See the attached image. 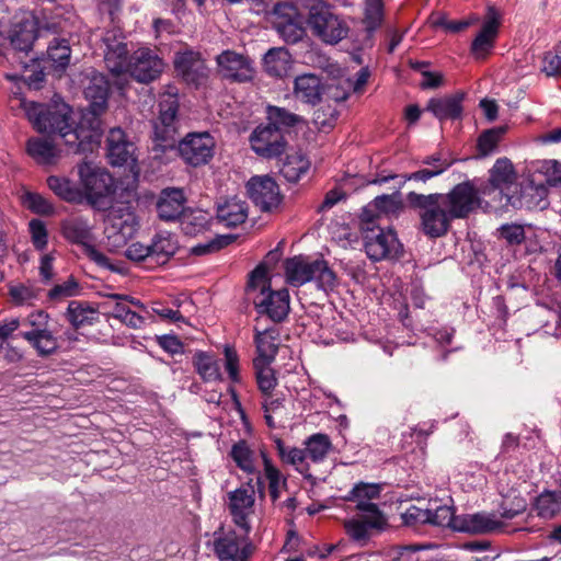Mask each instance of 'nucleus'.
Returning a JSON list of instances; mask_svg holds the SVG:
<instances>
[{
  "label": "nucleus",
  "mask_w": 561,
  "mask_h": 561,
  "mask_svg": "<svg viewBox=\"0 0 561 561\" xmlns=\"http://www.w3.org/2000/svg\"><path fill=\"white\" fill-rule=\"evenodd\" d=\"M15 100L38 133L59 135L69 152H87L100 141L101 121L81 115L73 128L70 123L72 110L60 99H54L48 105L27 101L20 95Z\"/></svg>",
  "instance_id": "1"
},
{
  "label": "nucleus",
  "mask_w": 561,
  "mask_h": 561,
  "mask_svg": "<svg viewBox=\"0 0 561 561\" xmlns=\"http://www.w3.org/2000/svg\"><path fill=\"white\" fill-rule=\"evenodd\" d=\"M248 295L252 296L259 314L267 316L274 322L283 321L289 312V293L287 289L272 290L268 271L265 265H257L250 274Z\"/></svg>",
  "instance_id": "2"
},
{
  "label": "nucleus",
  "mask_w": 561,
  "mask_h": 561,
  "mask_svg": "<svg viewBox=\"0 0 561 561\" xmlns=\"http://www.w3.org/2000/svg\"><path fill=\"white\" fill-rule=\"evenodd\" d=\"M288 285L300 287L314 282L319 289L332 290L336 284V275L324 260H311L305 255L287 259L284 265Z\"/></svg>",
  "instance_id": "3"
},
{
  "label": "nucleus",
  "mask_w": 561,
  "mask_h": 561,
  "mask_svg": "<svg viewBox=\"0 0 561 561\" xmlns=\"http://www.w3.org/2000/svg\"><path fill=\"white\" fill-rule=\"evenodd\" d=\"M306 24L311 34L325 45H336L347 37L350 26L343 15L324 2L313 3L308 11Z\"/></svg>",
  "instance_id": "4"
},
{
  "label": "nucleus",
  "mask_w": 561,
  "mask_h": 561,
  "mask_svg": "<svg viewBox=\"0 0 561 561\" xmlns=\"http://www.w3.org/2000/svg\"><path fill=\"white\" fill-rule=\"evenodd\" d=\"M78 176L82 204L87 203L93 208L102 209L108 204L115 192L114 179L104 168L92 162L78 164Z\"/></svg>",
  "instance_id": "5"
},
{
  "label": "nucleus",
  "mask_w": 561,
  "mask_h": 561,
  "mask_svg": "<svg viewBox=\"0 0 561 561\" xmlns=\"http://www.w3.org/2000/svg\"><path fill=\"white\" fill-rule=\"evenodd\" d=\"M409 201L420 208L422 231L427 237L439 238L447 233L450 221L455 218L438 198V193L423 195L411 192Z\"/></svg>",
  "instance_id": "6"
},
{
  "label": "nucleus",
  "mask_w": 561,
  "mask_h": 561,
  "mask_svg": "<svg viewBox=\"0 0 561 561\" xmlns=\"http://www.w3.org/2000/svg\"><path fill=\"white\" fill-rule=\"evenodd\" d=\"M252 530L221 527L213 534V552L219 561H249L253 553Z\"/></svg>",
  "instance_id": "7"
},
{
  "label": "nucleus",
  "mask_w": 561,
  "mask_h": 561,
  "mask_svg": "<svg viewBox=\"0 0 561 561\" xmlns=\"http://www.w3.org/2000/svg\"><path fill=\"white\" fill-rule=\"evenodd\" d=\"M357 513L345 519L343 525L347 536L359 546H365L376 533L382 530L387 519L378 505L373 502L360 501L356 504Z\"/></svg>",
  "instance_id": "8"
},
{
  "label": "nucleus",
  "mask_w": 561,
  "mask_h": 561,
  "mask_svg": "<svg viewBox=\"0 0 561 561\" xmlns=\"http://www.w3.org/2000/svg\"><path fill=\"white\" fill-rule=\"evenodd\" d=\"M60 228L62 237L70 243L81 245L84 254L98 266L117 271L110 259L92 244V226L87 218L82 216L67 218L62 220Z\"/></svg>",
  "instance_id": "9"
},
{
  "label": "nucleus",
  "mask_w": 561,
  "mask_h": 561,
  "mask_svg": "<svg viewBox=\"0 0 561 561\" xmlns=\"http://www.w3.org/2000/svg\"><path fill=\"white\" fill-rule=\"evenodd\" d=\"M138 230L136 214L127 205L112 207L105 219L104 234L110 251L125 247Z\"/></svg>",
  "instance_id": "10"
},
{
  "label": "nucleus",
  "mask_w": 561,
  "mask_h": 561,
  "mask_svg": "<svg viewBox=\"0 0 561 561\" xmlns=\"http://www.w3.org/2000/svg\"><path fill=\"white\" fill-rule=\"evenodd\" d=\"M227 508L238 529L252 530L255 518V491L249 483L227 493Z\"/></svg>",
  "instance_id": "11"
},
{
  "label": "nucleus",
  "mask_w": 561,
  "mask_h": 561,
  "mask_svg": "<svg viewBox=\"0 0 561 561\" xmlns=\"http://www.w3.org/2000/svg\"><path fill=\"white\" fill-rule=\"evenodd\" d=\"M273 25L287 44H296L306 36L304 16L293 3L280 2L274 7Z\"/></svg>",
  "instance_id": "12"
},
{
  "label": "nucleus",
  "mask_w": 561,
  "mask_h": 561,
  "mask_svg": "<svg viewBox=\"0 0 561 561\" xmlns=\"http://www.w3.org/2000/svg\"><path fill=\"white\" fill-rule=\"evenodd\" d=\"M216 140L208 133H190L179 144V152L185 163L192 167L207 164L214 157Z\"/></svg>",
  "instance_id": "13"
},
{
  "label": "nucleus",
  "mask_w": 561,
  "mask_h": 561,
  "mask_svg": "<svg viewBox=\"0 0 561 561\" xmlns=\"http://www.w3.org/2000/svg\"><path fill=\"white\" fill-rule=\"evenodd\" d=\"M548 187L539 179L533 178L529 182L522 185L518 195H505V202L501 205H486L488 209L500 210L507 209L510 206L513 208H540L547 207Z\"/></svg>",
  "instance_id": "14"
},
{
  "label": "nucleus",
  "mask_w": 561,
  "mask_h": 561,
  "mask_svg": "<svg viewBox=\"0 0 561 561\" xmlns=\"http://www.w3.org/2000/svg\"><path fill=\"white\" fill-rule=\"evenodd\" d=\"M364 240L365 251L373 261L394 259L401 252L397 233L390 228L368 229Z\"/></svg>",
  "instance_id": "15"
},
{
  "label": "nucleus",
  "mask_w": 561,
  "mask_h": 561,
  "mask_svg": "<svg viewBox=\"0 0 561 561\" xmlns=\"http://www.w3.org/2000/svg\"><path fill=\"white\" fill-rule=\"evenodd\" d=\"M438 198L442 199L454 218H465L481 206L478 191L470 181L457 184L448 194L438 193Z\"/></svg>",
  "instance_id": "16"
},
{
  "label": "nucleus",
  "mask_w": 561,
  "mask_h": 561,
  "mask_svg": "<svg viewBox=\"0 0 561 561\" xmlns=\"http://www.w3.org/2000/svg\"><path fill=\"white\" fill-rule=\"evenodd\" d=\"M249 197L262 211L276 210L282 204V194L276 181L268 175L252 176L247 183Z\"/></svg>",
  "instance_id": "17"
},
{
  "label": "nucleus",
  "mask_w": 561,
  "mask_h": 561,
  "mask_svg": "<svg viewBox=\"0 0 561 561\" xmlns=\"http://www.w3.org/2000/svg\"><path fill=\"white\" fill-rule=\"evenodd\" d=\"M164 68L163 60L148 47L138 48L129 58L127 76L138 82L148 83L160 77Z\"/></svg>",
  "instance_id": "18"
},
{
  "label": "nucleus",
  "mask_w": 561,
  "mask_h": 561,
  "mask_svg": "<svg viewBox=\"0 0 561 561\" xmlns=\"http://www.w3.org/2000/svg\"><path fill=\"white\" fill-rule=\"evenodd\" d=\"M159 117L153 123L154 140L170 146L174 141L175 126L174 121L179 110V101L176 93H164L159 102Z\"/></svg>",
  "instance_id": "19"
},
{
  "label": "nucleus",
  "mask_w": 561,
  "mask_h": 561,
  "mask_svg": "<svg viewBox=\"0 0 561 561\" xmlns=\"http://www.w3.org/2000/svg\"><path fill=\"white\" fill-rule=\"evenodd\" d=\"M104 62L108 71L116 77H126L129 66L127 44L124 38L114 31H108L103 36Z\"/></svg>",
  "instance_id": "20"
},
{
  "label": "nucleus",
  "mask_w": 561,
  "mask_h": 561,
  "mask_svg": "<svg viewBox=\"0 0 561 561\" xmlns=\"http://www.w3.org/2000/svg\"><path fill=\"white\" fill-rule=\"evenodd\" d=\"M252 150L263 158H275L280 156L286 147L283 133L275 127L257 126L250 136Z\"/></svg>",
  "instance_id": "21"
},
{
  "label": "nucleus",
  "mask_w": 561,
  "mask_h": 561,
  "mask_svg": "<svg viewBox=\"0 0 561 561\" xmlns=\"http://www.w3.org/2000/svg\"><path fill=\"white\" fill-rule=\"evenodd\" d=\"M107 157L112 165H130V170L135 172L136 147L129 141L119 127L112 128L107 136Z\"/></svg>",
  "instance_id": "22"
},
{
  "label": "nucleus",
  "mask_w": 561,
  "mask_h": 561,
  "mask_svg": "<svg viewBox=\"0 0 561 561\" xmlns=\"http://www.w3.org/2000/svg\"><path fill=\"white\" fill-rule=\"evenodd\" d=\"M37 37V22L33 15H24L19 22L13 25L9 36L10 44L13 50H10L3 56H0V62L3 59H14L16 51L27 53Z\"/></svg>",
  "instance_id": "23"
},
{
  "label": "nucleus",
  "mask_w": 561,
  "mask_h": 561,
  "mask_svg": "<svg viewBox=\"0 0 561 561\" xmlns=\"http://www.w3.org/2000/svg\"><path fill=\"white\" fill-rule=\"evenodd\" d=\"M216 60L222 77L238 82H247L253 79L254 68L247 56L225 50L217 56Z\"/></svg>",
  "instance_id": "24"
},
{
  "label": "nucleus",
  "mask_w": 561,
  "mask_h": 561,
  "mask_svg": "<svg viewBox=\"0 0 561 561\" xmlns=\"http://www.w3.org/2000/svg\"><path fill=\"white\" fill-rule=\"evenodd\" d=\"M503 522L494 514L480 512L458 515L455 530L470 534H488L502 529Z\"/></svg>",
  "instance_id": "25"
},
{
  "label": "nucleus",
  "mask_w": 561,
  "mask_h": 561,
  "mask_svg": "<svg viewBox=\"0 0 561 561\" xmlns=\"http://www.w3.org/2000/svg\"><path fill=\"white\" fill-rule=\"evenodd\" d=\"M516 180V172L512 161L507 158H499L490 170V188L488 194L494 193L495 196L500 197V204H504L505 195L504 190H508Z\"/></svg>",
  "instance_id": "26"
},
{
  "label": "nucleus",
  "mask_w": 561,
  "mask_h": 561,
  "mask_svg": "<svg viewBox=\"0 0 561 561\" xmlns=\"http://www.w3.org/2000/svg\"><path fill=\"white\" fill-rule=\"evenodd\" d=\"M325 84L313 73H302L294 81L293 93L296 100L301 103L316 105L322 101Z\"/></svg>",
  "instance_id": "27"
},
{
  "label": "nucleus",
  "mask_w": 561,
  "mask_h": 561,
  "mask_svg": "<svg viewBox=\"0 0 561 561\" xmlns=\"http://www.w3.org/2000/svg\"><path fill=\"white\" fill-rule=\"evenodd\" d=\"M85 98L89 100V108L82 116H93L98 119L107 107L108 82L102 75L93 76L89 85L84 90Z\"/></svg>",
  "instance_id": "28"
},
{
  "label": "nucleus",
  "mask_w": 561,
  "mask_h": 561,
  "mask_svg": "<svg viewBox=\"0 0 561 561\" xmlns=\"http://www.w3.org/2000/svg\"><path fill=\"white\" fill-rule=\"evenodd\" d=\"M158 215L162 220H180L185 210V196L180 188H165L157 203Z\"/></svg>",
  "instance_id": "29"
},
{
  "label": "nucleus",
  "mask_w": 561,
  "mask_h": 561,
  "mask_svg": "<svg viewBox=\"0 0 561 561\" xmlns=\"http://www.w3.org/2000/svg\"><path fill=\"white\" fill-rule=\"evenodd\" d=\"M490 13L491 15L483 22L481 31L471 44V54L478 59L485 58L490 54L494 47L495 38L499 33L500 23L494 11H491Z\"/></svg>",
  "instance_id": "30"
},
{
  "label": "nucleus",
  "mask_w": 561,
  "mask_h": 561,
  "mask_svg": "<svg viewBox=\"0 0 561 561\" xmlns=\"http://www.w3.org/2000/svg\"><path fill=\"white\" fill-rule=\"evenodd\" d=\"M174 68L186 81L195 82L205 75V65L199 53L193 50L179 51L174 56Z\"/></svg>",
  "instance_id": "31"
},
{
  "label": "nucleus",
  "mask_w": 561,
  "mask_h": 561,
  "mask_svg": "<svg viewBox=\"0 0 561 561\" xmlns=\"http://www.w3.org/2000/svg\"><path fill=\"white\" fill-rule=\"evenodd\" d=\"M216 218L226 227H237L248 218V205L238 197H231L217 205Z\"/></svg>",
  "instance_id": "32"
},
{
  "label": "nucleus",
  "mask_w": 561,
  "mask_h": 561,
  "mask_svg": "<svg viewBox=\"0 0 561 561\" xmlns=\"http://www.w3.org/2000/svg\"><path fill=\"white\" fill-rule=\"evenodd\" d=\"M463 94L456 93L444 98H433L428 101L426 110L439 121L457 119L461 117Z\"/></svg>",
  "instance_id": "33"
},
{
  "label": "nucleus",
  "mask_w": 561,
  "mask_h": 561,
  "mask_svg": "<svg viewBox=\"0 0 561 561\" xmlns=\"http://www.w3.org/2000/svg\"><path fill=\"white\" fill-rule=\"evenodd\" d=\"M178 248L179 243L174 234L168 231L157 232L149 243L151 262L158 265L165 264L175 254Z\"/></svg>",
  "instance_id": "34"
},
{
  "label": "nucleus",
  "mask_w": 561,
  "mask_h": 561,
  "mask_svg": "<svg viewBox=\"0 0 561 561\" xmlns=\"http://www.w3.org/2000/svg\"><path fill=\"white\" fill-rule=\"evenodd\" d=\"M265 71L275 78H283L289 72L293 58L286 48H271L263 58Z\"/></svg>",
  "instance_id": "35"
},
{
  "label": "nucleus",
  "mask_w": 561,
  "mask_h": 561,
  "mask_svg": "<svg viewBox=\"0 0 561 561\" xmlns=\"http://www.w3.org/2000/svg\"><path fill=\"white\" fill-rule=\"evenodd\" d=\"M71 49L68 41L54 38L46 53L47 67L57 73H61L70 62Z\"/></svg>",
  "instance_id": "36"
},
{
  "label": "nucleus",
  "mask_w": 561,
  "mask_h": 561,
  "mask_svg": "<svg viewBox=\"0 0 561 561\" xmlns=\"http://www.w3.org/2000/svg\"><path fill=\"white\" fill-rule=\"evenodd\" d=\"M67 318L72 327L79 329L95 323L100 312L88 302L72 300L67 308Z\"/></svg>",
  "instance_id": "37"
},
{
  "label": "nucleus",
  "mask_w": 561,
  "mask_h": 561,
  "mask_svg": "<svg viewBox=\"0 0 561 561\" xmlns=\"http://www.w3.org/2000/svg\"><path fill=\"white\" fill-rule=\"evenodd\" d=\"M48 187L62 201L72 204H82L80 182L75 183L70 179L50 175L47 179Z\"/></svg>",
  "instance_id": "38"
},
{
  "label": "nucleus",
  "mask_w": 561,
  "mask_h": 561,
  "mask_svg": "<svg viewBox=\"0 0 561 561\" xmlns=\"http://www.w3.org/2000/svg\"><path fill=\"white\" fill-rule=\"evenodd\" d=\"M193 364L197 374L205 382L222 380L219 360L213 355L206 352H197L193 357Z\"/></svg>",
  "instance_id": "39"
},
{
  "label": "nucleus",
  "mask_w": 561,
  "mask_h": 561,
  "mask_svg": "<svg viewBox=\"0 0 561 561\" xmlns=\"http://www.w3.org/2000/svg\"><path fill=\"white\" fill-rule=\"evenodd\" d=\"M230 457L236 466L244 473L255 474L259 472L256 466V453L245 440H239L231 447Z\"/></svg>",
  "instance_id": "40"
},
{
  "label": "nucleus",
  "mask_w": 561,
  "mask_h": 561,
  "mask_svg": "<svg viewBox=\"0 0 561 561\" xmlns=\"http://www.w3.org/2000/svg\"><path fill=\"white\" fill-rule=\"evenodd\" d=\"M26 148L28 154L41 164H53L59 158V150L47 139L32 138Z\"/></svg>",
  "instance_id": "41"
},
{
  "label": "nucleus",
  "mask_w": 561,
  "mask_h": 561,
  "mask_svg": "<svg viewBox=\"0 0 561 561\" xmlns=\"http://www.w3.org/2000/svg\"><path fill=\"white\" fill-rule=\"evenodd\" d=\"M211 215L202 209L187 210L180 219L182 231L187 236H196L208 229Z\"/></svg>",
  "instance_id": "42"
},
{
  "label": "nucleus",
  "mask_w": 561,
  "mask_h": 561,
  "mask_svg": "<svg viewBox=\"0 0 561 561\" xmlns=\"http://www.w3.org/2000/svg\"><path fill=\"white\" fill-rule=\"evenodd\" d=\"M41 294L35 282L15 283L9 285V296L15 306H34Z\"/></svg>",
  "instance_id": "43"
},
{
  "label": "nucleus",
  "mask_w": 561,
  "mask_h": 561,
  "mask_svg": "<svg viewBox=\"0 0 561 561\" xmlns=\"http://www.w3.org/2000/svg\"><path fill=\"white\" fill-rule=\"evenodd\" d=\"M260 456L264 466V476L268 481V492L273 503H275L282 494L283 489L286 486V478L282 472L273 465L266 453L261 449Z\"/></svg>",
  "instance_id": "44"
},
{
  "label": "nucleus",
  "mask_w": 561,
  "mask_h": 561,
  "mask_svg": "<svg viewBox=\"0 0 561 561\" xmlns=\"http://www.w3.org/2000/svg\"><path fill=\"white\" fill-rule=\"evenodd\" d=\"M310 168L309 160L299 152L287 154L280 167L282 175L289 182H297Z\"/></svg>",
  "instance_id": "45"
},
{
  "label": "nucleus",
  "mask_w": 561,
  "mask_h": 561,
  "mask_svg": "<svg viewBox=\"0 0 561 561\" xmlns=\"http://www.w3.org/2000/svg\"><path fill=\"white\" fill-rule=\"evenodd\" d=\"M39 355H49L58 348V341L49 328L36 333H21Z\"/></svg>",
  "instance_id": "46"
},
{
  "label": "nucleus",
  "mask_w": 561,
  "mask_h": 561,
  "mask_svg": "<svg viewBox=\"0 0 561 561\" xmlns=\"http://www.w3.org/2000/svg\"><path fill=\"white\" fill-rule=\"evenodd\" d=\"M255 344L259 357L254 360H261L262 364H268L277 352L275 331L271 329L257 331L255 334Z\"/></svg>",
  "instance_id": "47"
},
{
  "label": "nucleus",
  "mask_w": 561,
  "mask_h": 561,
  "mask_svg": "<svg viewBox=\"0 0 561 561\" xmlns=\"http://www.w3.org/2000/svg\"><path fill=\"white\" fill-rule=\"evenodd\" d=\"M266 118L268 125L275 127L277 130L283 133L284 129L294 127L301 118L295 113L289 112L284 107L268 105L266 107Z\"/></svg>",
  "instance_id": "48"
},
{
  "label": "nucleus",
  "mask_w": 561,
  "mask_h": 561,
  "mask_svg": "<svg viewBox=\"0 0 561 561\" xmlns=\"http://www.w3.org/2000/svg\"><path fill=\"white\" fill-rule=\"evenodd\" d=\"M542 176L543 184L548 186L561 185V163L557 160H541L534 165L533 178Z\"/></svg>",
  "instance_id": "49"
},
{
  "label": "nucleus",
  "mask_w": 561,
  "mask_h": 561,
  "mask_svg": "<svg viewBox=\"0 0 561 561\" xmlns=\"http://www.w3.org/2000/svg\"><path fill=\"white\" fill-rule=\"evenodd\" d=\"M277 451L283 461L294 466L297 471L306 474L308 466L306 463L307 454L305 449L297 447H286L280 439L276 440Z\"/></svg>",
  "instance_id": "50"
},
{
  "label": "nucleus",
  "mask_w": 561,
  "mask_h": 561,
  "mask_svg": "<svg viewBox=\"0 0 561 561\" xmlns=\"http://www.w3.org/2000/svg\"><path fill=\"white\" fill-rule=\"evenodd\" d=\"M505 126L484 130L478 138V151L481 157H488L496 151L497 145L506 133Z\"/></svg>",
  "instance_id": "51"
},
{
  "label": "nucleus",
  "mask_w": 561,
  "mask_h": 561,
  "mask_svg": "<svg viewBox=\"0 0 561 561\" xmlns=\"http://www.w3.org/2000/svg\"><path fill=\"white\" fill-rule=\"evenodd\" d=\"M447 170V164H443L439 169H422L416 172H412L410 174H390L387 176H378L376 180L373 181V183H387L390 180L400 179V184L405 183L407 181H420V182H427L432 178L438 176L442 173H444Z\"/></svg>",
  "instance_id": "52"
},
{
  "label": "nucleus",
  "mask_w": 561,
  "mask_h": 561,
  "mask_svg": "<svg viewBox=\"0 0 561 561\" xmlns=\"http://www.w3.org/2000/svg\"><path fill=\"white\" fill-rule=\"evenodd\" d=\"M331 449V442L325 434H313L306 442V454L313 462L322 461L329 450Z\"/></svg>",
  "instance_id": "53"
},
{
  "label": "nucleus",
  "mask_w": 561,
  "mask_h": 561,
  "mask_svg": "<svg viewBox=\"0 0 561 561\" xmlns=\"http://www.w3.org/2000/svg\"><path fill=\"white\" fill-rule=\"evenodd\" d=\"M20 198L23 206L32 213L45 216H49L55 213L54 205L38 193L24 191Z\"/></svg>",
  "instance_id": "54"
},
{
  "label": "nucleus",
  "mask_w": 561,
  "mask_h": 561,
  "mask_svg": "<svg viewBox=\"0 0 561 561\" xmlns=\"http://www.w3.org/2000/svg\"><path fill=\"white\" fill-rule=\"evenodd\" d=\"M537 514L543 518H551L561 512V492H545L536 502Z\"/></svg>",
  "instance_id": "55"
},
{
  "label": "nucleus",
  "mask_w": 561,
  "mask_h": 561,
  "mask_svg": "<svg viewBox=\"0 0 561 561\" xmlns=\"http://www.w3.org/2000/svg\"><path fill=\"white\" fill-rule=\"evenodd\" d=\"M255 368L256 382L263 396H271L277 386V379L274 370L268 364H262L261 360L253 362Z\"/></svg>",
  "instance_id": "56"
},
{
  "label": "nucleus",
  "mask_w": 561,
  "mask_h": 561,
  "mask_svg": "<svg viewBox=\"0 0 561 561\" xmlns=\"http://www.w3.org/2000/svg\"><path fill=\"white\" fill-rule=\"evenodd\" d=\"M428 511L431 512L430 524L439 527H450L455 530L458 515H455L450 506L436 505L435 507H430Z\"/></svg>",
  "instance_id": "57"
},
{
  "label": "nucleus",
  "mask_w": 561,
  "mask_h": 561,
  "mask_svg": "<svg viewBox=\"0 0 561 561\" xmlns=\"http://www.w3.org/2000/svg\"><path fill=\"white\" fill-rule=\"evenodd\" d=\"M28 233L31 237V242L35 250L44 251L48 244V230L46 224L37 218L30 220L28 222Z\"/></svg>",
  "instance_id": "58"
},
{
  "label": "nucleus",
  "mask_w": 561,
  "mask_h": 561,
  "mask_svg": "<svg viewBox=\"0 0 561 561\" xmlns=\"http://www.w3.org/2000/svg\"><path fill=\"white\" fill-rule=\"evenodd\" d=\"M379 494V484L360 482L352 489L348 500L356 502V504L360 501L371 502V500L377 499Z\"/></svg>",
  "instance_id": "59"
},
{
  "label": "nucleus",
  "mask_w": 561,
  "mask_h": 561,
  "mask_svg": "<svg viewBox=\"0 0 561 561\" xmlns=\"http://www.w3.org/2000/svg\"><path fill=\"white\" fill-rule=\"evenodd\" d=\"M79 283L75 279V277L71 276L64 283L55 285L48 291V297L53 300H60L65 298L75 297L79 294Z\"/></svg>",
  "instance_id": "60"
},
{
  "label": "nucleus",
  "mask_w": 561,
  "mask_h": 561,
  "mask_svg": "<svg viewBox=\"0 0 561 561\" xmlns=\"http://www.w3.org/2000/svg\"><path fill=\"white\" fill-rule=\"evenodd\" d=\"M113 317L134 329L141 328L145 322L141 316L130 310L125 304L122 302H117L115 305L113 309Z\"/></svg>",
  "instance_id": "61"
},
{
  "label": "nucleus",
  "mask_w": 561,
  "mask_h": 561,
  "mask_svg": "<svg viewBox=\"0 0 561 561\" xmlns=\"http://www.w3.org/2000/svg\"><path fill=\"white\" fill-rule=\"evenodd\" d=\"M382 0H365V22L367 26L375 30L382 21Z\"/></svg>",
  "instance_id": "62"
},
{
  "label": "nucleus",
  "mask_w": 561,
  "mask_h": 561,
  "mask_svg": "<svg viewBox=\"0 0 561 561\" xmlns=\"http://www.w3.org/2000/svg\"><path fill=\"white\" fill-rule=\"evenodd\" d=\"M225 368L228 374L229 379L233 383L241 382V376L239 373V356L236 350L229 345L225 346Z\"/></svg>",
  "instance_id": "63"
},
{
  "label": "nucleus",
  "mask_w": 561,
  "mask_h": 561,
  "mask_svg": "<svg viewBox=\"0 0 561 561\" xmlns=\"http://www.w3.org/2000/svg\"><path fill=\"white\" fill-rule=\"evenodd\" d=\"M541 71L547 77H557L561 75V49L554 51L549 50L543 54Z\"/></svg>",
  "instance_id": "64"
}]
</instances>
